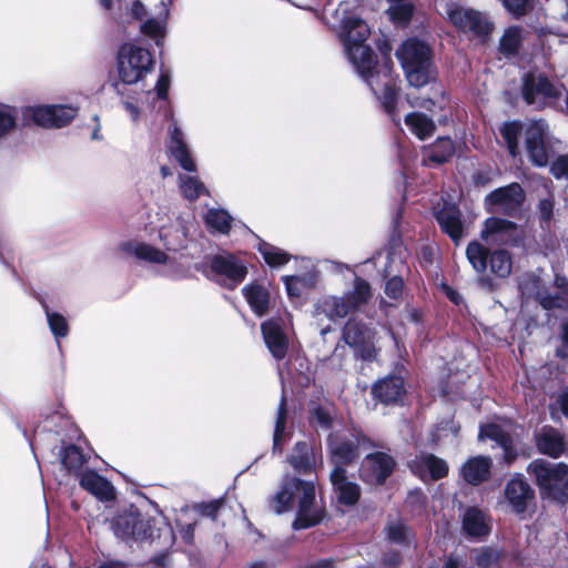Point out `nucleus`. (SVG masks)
<instances>
[{"mask_svg": "<svg viewBox=\"0 0 568 568\" xmlns=\"http://www.w3.org/2000/svg\"><path fill=\"white\" fill-rule=\"evenodd\" d=\"M446 16L458 31L473 37H484L488 34L493 28L491 22L485 13L470 8L448 4Z\"/></svg>", "mask_w": 568, "mask_h": 568, "instance_id": "nucleus-13", "label": "nucleus"}, {"mask_svg": "<svg viewBox=\"0 0 568 568\" xmlns=\"http://www.w3.org/2000/svg\"><path fill=\"white\" fill-rule=\"evenodd\" d=\"M406 79L412 87L420 88L433 78V65L428 45L416 39L406 40L397 50Z\"/></svg>", "mask_w": 568, "mask_h": 568, "instance_id": "nucleus-4", "label": "nucleus"}, {"mask_svg": "<svg viewBox=\"0 0 568 568\" xmlns=\"http://www.w3.org/2000/svg\"><path fill=\"white\" fill-rule=\"evenodd\" d=\"M85 462L84 455L79 447L71 445L63 452L62 464L69 470L80 468Z\"/></svg>", "mask_w": 568, "mask_h": 568, "instance_id": "nucleus-51", "label": "nucleus"}, {"mask_svg": "<svg viewBox=\"0 0 568 568\" xmlns=\"http://www.w3.org/2000/svg\"><path fill=\"white\" fill-rule=\"evenodd\" d=\"M232 220L229 212L222 209H210L204 216L206 226L222 234L229 233Z\"/></svg>", "mask_w": 568, "mask_h": 568, "instance_id": "nucleus-37", "label": "nucleus"}, {"mask_svg": "<svg viewBox=\"0 0 568 568\" xmlns=\"http://www.w3.org/2000/svg\"><path fill=\"white\" fill-rule=\"evenodd\" d=\"M193 229L192 222L178 220L174 225L161 227L159 236L166 251L178 252L186 247Z\"/></svg>", "mask_w": 568, "mask_h": 568, "instance_id": "nucleus-23", "label": "nucleus"}, {"mask_svg": "<svg viewBox=\"0 0 568 568\" xmlns=\"http://www.w3.org/2000/svg\"><path fill=\"white\" fill-rule=\"evenodd\" d=\"M368 438L363 434H334L329 436L328 449L335 467L352 463L362 448H367Z\"/></svg>", "mask_w": 568, "mask_h": 568, "instance_id": "nucleus-14", "label": "nucleus"}, {"mask_svg": "<svg viewBox=\"0 0 568 568\" xmlns=\"http://www.w3.org/2000/svg\"><path fill=\"white\" fill-rule=\"evenodd\" d=\"M436 220L442 230L448 234L455 243H458L464 235L459 210L455 205L445 203L436 213Z\"/></svg>", "mask_w": 568, "mask_h": 568, "instance_id": "nucleus-28", "label": "nucleus"}, {"mask_svg": "<svg viewBox=\"0 0 568 568\" xmlns=\"http://www.w3.org/2000/svg\"><path fill=\"white\" fill-rule=\"evenodd\" d=\"M520 40V29L516 27L508 28L500 39V51L506 55L516 54Z\"/></svg>", "mask_w": 568, "mask_h": 568, "instance_id": "nucleus-46", "label": "nucleus"}, {"mask_svg": "<svg viewBox=\"0 0 568 568\" xmlns=\"http://www.w3.org/2000/svg\"><path fill=\"white\" fill-rule=\"evenodd\" d=\"M111 527L114 535L125 541L142 542L155 538L153 519L142 516L133 506L120 513Z\"/></svg>", "mask_w": 568, "mask_h": 568, "instance_id": "nucleus-8", "label": "nucleus"}, {"mask_svg": "<svg viewBox=\"0 0 568 568\" xmlns=\"http://www.w3.org/2000/svg\"><path fill=\"white\" fill-rule=\"evenodd\" d=\"M262 335L266 347L276 359H283L287 353L288 341L280 324L270 320L261 325Z\"/></svg>", "mask_w": 568, "mask_h": 568, "instance_id": "nucleus-25", "label": "nucleus"}, {"mask_svg": "<svg viewBox=\"0 0 568 568\" xmlns=\"http://www.w3.org/2000/svg\"><path fill=\"white\" fill-rule=\"evenodd\" d=\"M258 252L262 254L265 263L268 264L271 267L283 266L291 258V255L287 254L282 248L265 242L260 244Z\"/></svg>", "mask_w": 568, "mask_h": 568, "instance_id": "nucleus-40", "label": "nucleus"}, {"mask_svg": "<svg viewBox=\"0 0 568 568\" xmlns=\"http://www.w3.org/2000/svg\"><path fill=\"white\" fill-rule=\"evenodd\" d=\"M120 250L138 260L145 261L154 264H168L170 262L169 255L151 244L128 241L120 244Z\"/></svg>", "mask_w": 568, "mask_h": 568, "instance_id": "nucleus-26", "label": "nucleus"}, {"mask_svg": "<svg viewBox=\"0 0 568 568\" xmlns=\"http://www.w3.org/2000/svg\"><path fill=\"white\" fill-rule=\"evenodd\" d=\"M403 280L394 276L386 282L385 294L390 298H398L403 291Z\"/></svg>", "mask_w": 568, "mask_h": 568, "instance_id": "nucleus-57", "label": "nucleus"}, {"mask_svg": "<svg viewBox=\"0 0 568 568\" xmlns=\"http://www.w3.org/2000/svg\"><path fill=\"white\" fill-rule=\"evenodd\" d=\"M288 463L301 474H307L316 467V456L308 442H297L293 447Z\"/></svg>", "mask_w": 568, "mask_h": 568, "instance_id": "nucleus-30", "label": "nucleus"}, {"mask_svg": "<svg viewBox=\"0 0 568 568\" xmlns=\"http://www.w3.org/2000/svg\"><path fill=\"white\" fill-rule=\"evenodd\" d=\"M504 497L514 513L523 514L534 500L535 491L524 477L518 474L506 484Z\"/></svg>", "mask_w": 568, "mask_h": 568, "instance_id": "nucleus-18", "label": "nucleus"}, {"mask_svg": "<svg viewBox=\"0 0 568 568\" xmlns=\"http://www.w3.org/2000/svg\"><path fill=\"white\" fill-rule=\"evenodd\" d=\"M523 201L524 192L518 183L499 187L486 197V202L491 206V210L509 215L514 214L519 209Z\"/></svg>", "mask_w": 568, "mask_h": 568, "instance_id": "nucleus-19", "label": "nucleus"}, {"mask_svg": "<svg viewBox=\"0 0 568 568\" xmlns=\"http://www.w3.org/2000/svg\"><path fill=\"white\" fill-rule=\"evenodd\" d=\"M286 400L284 396H282L281 402L277 408V415L275 420V428L273 434V452L282 453V442L288 436L286 433Z\"/></svg>", "mask_w": 568, "mask_h": 568, "instance_id": "nucleus-38", "label": "nucleus"}, {"mask_svg": "<svg viewBox=\"0 0 568 568\" xmlns=\"http://www.w3.org/2000/svg\"><path fill=\"white\" fill-rule=\"evenodd\" d=\"M375 331L357 318H349L343 327V339L356 355L366 361L376 358Z\"/></svg>", "mask_w": 568, "mask_h": 568, "instance_id": "nucleus-12", "label": "nucleus"}, {"mask_svg": "<svg viewBox=\"0 0 568 568\" xmlns=\"http://www.w3.org/2000/svg\"><path fill=\"white\" fill-rule=\"evenodd\" d=\"M505 8L514 16L525 14L532 4V0H503Z\"/></svg>", "mask_w": 568, "mask_h": 568, "instance_id": "nucleus-54", "label": "nucleus"}, {"mask_svg": "<svg viewBox=\"0 0 568 568\" xmlns=\"http://www.w3.org/2000/svg\"><path fill=\"white\" fill-rule=\"evenodd\" d=\"M547 138L548 125L542 120L531 122L526 129L527 154L536 166H546L549 162Z\"/></svg>", "mask_w": 568, "mask_h": 568, "instance_id": "nucleus-16", "label": "nucleus"}, {"mask_svg": "<svg viewBox=\"0 0 568 568\" xmlns=\"http://www.w3.org/2000/svg\"><path fill=\"white\" fill-rule=\"evenodd\" d=\"M171 79L168 73L162 72L156 81L155 90L160 99H166Z\"/></svg>", "mask_w": 568, "mask_h": 568, "instance_id": "nucleus-60", "label": "nucleus"}, {"mask_svg": "<svg viewBox=\"0 0 568 568\" xmlns=\"http://www.w3.org/2000/svg\"><path fill=\"white\" fill-rule=\"evenodd\" d=\"M80 485L83 489L101 501H109L114 498L112 484L97 471L87 470L81 475Z\"/></svg>", "mask_w": 568, "mask_h": 568, "instance_id": "nucleus-27", "label": "nucleus"}, {"mask_svg": "<svg viewBox=\"0 0 568 568\" xmlns=\"http://www.w3.org/2000/svg\"><path fill=\"white\" fill-rule=\"evenodd\" d=\"M407 101L412 108H424L429 110L432 106H434V102L432 99L428 98H416L412 97L410 94L407 95Z\"/></svg>", "mask_w": 568, "mask_h": 568, "instance_id": "nucleus-62", "label": "nucleus"}, {"mask_svg": "<svg viewBox=\"0 0 568 568\" xmlns=\"http://www.w3.org/2000/svg\"><path fill=\"white\" fill-rule=\"evenodd\" d=\"M372 297L371 286L363 278L355 277L354 287L343 296L329 295L322 298L315 308L317 315L335 321L358 311L366 305Z\"/></svg>", "mask_w": 568, "mask_h": 568, "instance_id": "nucleus-6", "label": "nucleus"}, {"mask_svg": "<svg viewBox=\"0 0 568 568\" xmlns=\"http://www.w3.org/2000/svg\"><path fill=\"white\" fill-rule=\"evenodd\" d=\"M179 181L183 196L190 201H195L204 192V185L196 176L180 175Z\"/></svg>", "mask_w": 568, "mask_h": 568, "instance_id": "nucleus-44", "label": "nucleus"}, {"mask_svg": "<svg viewBox=\"0 0 568 568\" xmlns=\"http://www.w3.org/2000/svg\"><path fill=\"white\" fill-rule=\"evenodd\" d=\"M121 97H122V105L124 108V110L128 112V114L130 115L131 120L136 122L140 118V109L139 106L136 105V103L129 97H125L123 93H121L120 91H118Z\"/></svg>", "mask_w": 568, "mask_h": 568, "instance_id": "nucleus-59", "label": "nucleus"}, {"mask_svg": "<svg viewBox=\"0 0 568 568\" xmlns=\"http://www.w3.org/2000/svg\"><path fill=\"white\" fill-rule=\"evenodd\" d=\"M276 514L296 510L293 521L295 530L317 525L323 518V509L316 501L315 486L312 481L287 477L270 501Z\"/></svg>", "mask_w": 568, "mask_h": 568, "instance_id": "nucleus-2", "label": "nucleus"}, {"mask_svg": "<svg viewBox=\"0 0 568 568\" xmlns=\"http://www.w3.org/2000/svg\"><path fill=\"white\" fill-rule=\"evenodd\" d=\"M489 438L499 446H506L510 436L497 424H487L480 427L479 439Z\"/></svg>", "mask_w": 568, "mask_h": 568, "instance_id": "nucleus-49", "label": "nucleus"}, {"mask_svg": "<svg viewBox=\"0 0 568 568\" xmlns=\"http://www.w3.org/2000/svg\"><path fill=\"white\" fill-rule=\"evenodd\" d=\"M554 202L551 199H544L539 202V212L542 220L548 221L552 215Z\"/></svg>", "mask_w": 568, "mask_h": 568, "instance_id": "nucleus-63", "label": "nucleus"}, {"mask_svg": "<svg viewBox=\"0 0 568 568\" xmlns=\"http://www.w3.org/2000/svg\"><path fill=\"white\" fill-rule=\"evenodd\" d=\"M242 292L252 311L256 315L263 316L268 307V291L260 284H250L244 286Z\"/></svg>", "mask_w": 568, "mask_h": 568, "instance_id": "nucleus-34", "label": "nucleus"}, {"mask_svg": "<svg viewBox=\"0 0 568 568\" xmlns=\"http://www.w3.org/2000/svg\"><path fill=\"white\" fill-rule=\"evenodd\" d=\"M79 109L72 104L29 105L22 109L26 122H32L45 129L62 128L78 114Z\"/></svg>", "mask_w": 568, "mask_h": 568, "instance_id": "nucleus-9", "label": "nucleus"}, {"mask_svg": "<svg viewBox=\"0 0 568 568\" xmlns=\"http://www.w3.org/2000/svg\"><path fill=\"white\" fill-rule=\"evenodd\" d=\"M287 294L292 297H300L304 288H308L313 285V282L306 277L291 275L283 277Z\"/></svg>", "mask_w": 568, "mask_h": 568, "instance_id": "nucleus-52", "label": "nucleus"}, {"mask_svg": "<svg viewBox=\"0 0 568 568\" xmlns=\"http://www.w3.org/2000/svg\"><path fill=\"white\" fill-rule=\"evenodd\" d=\"M394 459L385 453L368 454L362 462L361 476L368 484H383L392 474Z\"/></svg>", "mask_w": 568, "mask_h": 568, "instance_id": "nucleus-17", "label": "nucleus"}, {"mask_svg": "<svg viewBox=\"0 0 568 568\" xmlns=\"http://www.w3.org/2000/svg\"><path fill=\"white\" fill-rule=\"evenodd\" d=\"M521 132L519 122H505L500 128V133L506 141L507 149L513 158L518 154V136Z\"/></svg>", "mask_w": 568, "mask_h": 568, "instance_id": "nucleus-41", "label": "nucleus"}, {"mask_svg": "<svg viewBox=\"0 0 568 568\" xmlns=\"http://www.w3.org/2000/svg\"><path fill=\"white\" fill-rule=\"evenodd\" d=\"M408 467L413 474L418 476L422 480L426 481L437 480L448 474L447 463L428 453H422L408 462Z\"/></svg>", "mask_w": 568, "mask_h": 568, "instance_id": "nucleus-20", "label": "nucleus"}, {"mask_svg": "<svg viewBox=\"0 0 568 568\" xmlns=\"http://www.w3.org/2000/svg\"><path fill=\"white\" fill-rule=\"evenodd\" d=\"M172 0H132L129 12L141 21V32L162 45L166 34V24Z\"/></svg>", "mask_w": 568, "mask_h": 568, "instance_id": "nucleus-5", "label": "nucleus"}, {"mask_svg": "<svg viewBox=\"0 0 568 568\" xmlns=\"http://www.w3.org/2000/svg\"><path fill=\"white\" fill-rule=\"evenodd\" d=\"M463 529L468 537H484L490 531V518L478 508H469L463 518Z\"/></svg>", "mask_w": 568, "mask_h": 568, "instance_id": "nucleus-31", "label": "nucleus"}, {"mask_svg": "<svg viewBox=\"0 0 568 568\" xmlns=\"http://www.w3.org/2000/svg\"><path fill=\"white\" fill-rule=\"evenodd\" d=\"M154 68L152 53L135 43H123L116 54V73L124 84L143 81Z\"/></svg>", "mask_w": 568, "mask_h": 568, "instance_id": "nucleus-7", "label": "nucleus"}, {"mask_svg": "<svg viewBox=\"0 0 568 568\" xmlns=\"http://www.w3.org/2000/svg\"><path fill=\"white\" fill-rule=\"evenodd\" d=\"M527 471L535 477L541 494L559 499L562 493V483L568 475V466L564 463H550L545 459H535Z\"/></svg>", "mask_w": 568, "mask_h": 568, "instance_id": "nucleus-10", "label": "nucleus"}, {"mask_svg": "<svg viewBox=\"0 0 568 568\" xmlns=\"http://www.w3.org/2000/svg\"><path fill=\"white\" fill-rule=\"evenodd\" d=\"M549 413L555 422L560 420L561 415L568 418V387L554 396L552 402L549 404Z\"/></svg>", "mask_w": 568, "mask_h": 568, "instance_id": "nucleus-47", "label": "nucleus"}, {"mask_svg": "<svg viewBox=\"0 0 568 568\" xmlns=\"http://www.w3.org/2000/svg\"><path fill=\"white\" fill-rule=\"evenodd\" d=\"M466 256L474 271L479 275L480 286L486 290L494 291L496 288L494 277L505 280L511 274L513 260L506 250L490 251L481 243L473 241L467 245Z\"/></svg>", "mask_w": 568, "mask_h": 568, "instance_id": "nucleus-3", "label": "nucleus"}, {"mask_svg": "<svg viewBox=\"0 0 568 568\" xmlns=\"http://www.w3.org/2000/svg\"><path fill=\"white\" fill-rule=\"evenodd\" d=\"M405 123L419 140L433 135L436 124L434 120L422 112H412L405 116Z\"/></svg>", "mask_w": 568, "mask_h": 568, "instance_id": "nucleus-35", "label": "nucleus"}, {"mask_svg": "<svg viewBox=\"0 0 568 568\" xmlns=\"http://www.w3.org/2000/svg\"><path fill=\"white\" fill-rule=\"evenodd\" d=\"M221 506V501L213 500L211 503L201 504L197 506L199 511L206 517L214 518Z\"/></svg>", "mask_w": 568, "mask_h": 568, "instance_id": "nucleus-61", "label": "nucleus"}, {"mask_svg": "<svg viewBox=\"0 0 568 568\" xmlns=\"http://www.w3.org/2000/svg\"><path fill=\"white\" fill-rule=\"evenodd\" d=\"M44 313L49 328L53 336L58 339L65 337L69 334V324L64 316L57 312H52L49 307L44 306Z\"/></svg>", "mask_w": 568, "mask_h": 568, "instance_id": "nucleus-43", "label": "nucleus"}, {"mask_svg": "<svg viewBox=\"0 0 568 568\" xmlns=\"http://www.w3.org/2000/svg\"><path fill=\"white\" fill-rule=\"evenodd\" d=\"M550 172L556 179L568 176V154L558 156L550 164Z\"/></svg>", "mask_w": 568, "mask_h": 568, "instance_id": "nucleus-55", "label": "nucleus"}, {"mask_svg": "<svg viewBox=\"0 0 568 568\" xmlns=\"http://www.w3.org/2000/svg\"><path fill=\"white\" fill-rule=\"evenodd\" d=\"M176 524L179 527V532H180L181 538L186 544H191L193 541L194 526H195L196 521L193 519V520H187V521L183 523V519L181 517L176 520Z\"/></svg>", "mask_w": 568, "mask_h": 568, "instance_id": "nucleus-56", "label": "nucleus"}, {"mask_svg": "<svg viewBox=\"0 0 568 568\" xmlns=\"http://www.w3.org/2000/svg\"><path fill=\"white\" fill-rule=\"evenodd\" d=\"M516 234L517 226L515 223L498 217H490L486 220L480 236L488 244L507 245L515 240Z\"/></svg>", "mask_w": 568, "mask_h": 568, "instance_id": "nucleus-21", "label": "nucleus"}, {"mask_svg": "<svg viewBox=\"0 0 568 568\" xmlns=\"http://www.w3.org/2000/svg\"><path fill=\"white\" fill-rule=\"evenodd\" d=\"M490 466L491 459L489 457H471L463 465L462 476L467 483L478 485L489 477Z\"/></svg>", "mask_w": 568, "mask_h": 568, "instance_id": "nucleus-33", "label": "nucleus"}, {"mask_svg": "<svg viewBox=\"0 0 568 568\" xmlns=\"http://www.w3.org/2000/svg\"><path fill=\"white\" fill-rule=\"evenodd\" d=\"M311 423L324 429H327L332 423V416L323 407H315L311 413Z\"/></svg>", "mask_w": 568, "mask_h": 568, "instance_id": "nucleus-53", "label": "nucleus"}, {"mask_svg": "<svg viewBox=\"0 0 568 568\" xmlns=\"http://www.w3.org/2000/svg\"><path fill=\"white\" fill-rule=\"evenodd\" d=\"M500 551L494 547L483 546L470 550V559L478 568H493L500 558Z\"/></svg>", "mask_w": 568, "mask_h": 568, "instance_id": "nucleus-39", "label": "nucleus"}, {"mask_svg": "<svg viewBox=\"0 0 568 568\" xmlns=\"http://www.w3.org/2000/svg\"><path fill=\"white\" fill-rule=\"evenodd\" d=\"M329 478L338 494L339 501L353 505L358 500L359 488L356 484L347 479L343 467H334Z\"/></svg>", "mask_w": 568, "mask_h": 568, "instance_id": "nucleus-32", "label": "nucleus"}, {"mask_svg": "<svg viewBox=\"0 0 568 568\" xmlns=\"http://www.w3.org/2000/svg\"><path fill=\"white\" fill-rule=\"evenodd\" d=\"M17 124L14 108L0 104V139L8 135Z\"/></svg>", "mask_w": 568, "mask_h": 568, "instance_id": "nucleus-50", "label": "nucleus"}, {"mask_svg": "<svg viewBox=\"0 0 568 568\" xmlns=\"http://www.w3.org/2000/svg\"><path fill=\"white\" fill-rule=\"evenodd\" d=\"M210 270L213 280L227 288H234L247 273L246 265L231 254L215 255L211 261Z\"/></svg>", "mask_w": 568, "mask_h": 568, "instance_id": "nucleus-15", "label": "nucleus"}, {"mask_svg": "<svg viewBox=\"0 0 568 568\" xmlns=\"http://www.w3.org/2000/svg\"><path fill=\"white\" fill-rule=\"evenodd\" d=\"M168 149L171 155L179 162L182 169L195 172L196 165L191 156L189 145L184 141V134L175 121L169 126Z\"/></svg>", "mask_w": 568, "mask_h": 568, "instance_id": "nucleus-22", "label": "nucleus"}, {"mask_svg": "<svg viewBox=\"0 0 568 568\" xmlns=\"http://www.w3.org/2000/svg\"><path fill=\"white\" fill-rule=\"evenodd\" d=\"M373 394L383 403H396L405 394L404 379L400 376H387L374 384Z\"/></svg>", "mask_w": 568, "mask_h": 568, "instance_id": "nucleus-29", "label": "nucleus"}, {"mask_svg": "<svg viewBox=\"0 0 568 568\" xmlns=\"http://www.w3.org/2000/svg\"><path fill=\"white\" fill-rule=\"evenodd\" d=\"M371 33L367 23L358 17L342 19L339 38L349 62L381 101L385 112L396 121L397 88L392 77V61L376 65L373 50L365 43Z\"/></svg>", "mask_w": 568, "mask_h": 568, "instance_id": "nucleus-1", "label": "nucleus"}, {"mask_svg": "<svg viewBox=\"0 0 568 568\" xmlns=\"http://www.w3.org/2000/svg\"><path fill=\"white\" fill-rule=\"evenodd\" d=\"M387 539L390 542L399 544V545H408L410 541L412 534L405 524L402 521H396L389 524L386 529Z\"/></svg>", "mask_w": 568, "mask_h": 568, "instance_id": "nucleus-48", "label": "nucleus"}, {"mask_svg": "<svg viewBox=\"0 0 568 568\" xmlns=\"http://www.w3.org/2000/svg\"><path fill=\"white\" fill-rule=\"evenodd\" d=\"M413 6L403 0L400 2H393L387 12L392 21L398 24H407L413 16Z\"/></svg>", "mask_w": 568, "mask_h": 568, "instance_id": "nucleus-45", "label": "nucleus"}, {"mask_svg": "<svg viewBox=\"0 0 568 568\" xmlns=\"http://www.w3.org/2000/svg\"><path fill=\"white\" fill-rule=\"evenodd\" d=\"M537 450L552 458L559 457L565 450L564 436L551 426H544L535 433Z\"/></svg>", "mask_w": 568, "mask_h": 568, "instance_id": "nucleus-24", "label": "nucleus"}, {"mask_svg": "<svg viewBox=\"0 0 568 568\" xmlns=\"http://www.w3.org/2000/svg\"><path fill=\"white\" fill-rule=\"evenodd\" d=\"M536 300L539 302L542 308H568V293L560 292L559 294H548L544 291L538 290L535 293Z\"/></svg>", "mask_w": 568, "mask_h": 568, "instance_id": "nucleus-42", "label": "nucleus"}, {"mask_svg": "<svg viewBox=\"0 0 568 568\" xmlns=\"http://www.w3.org/2000/svg\"><path fill=\"white\" fill-rule=\"evenodd\" d=\"M521 92L527 104L542 109L560 98L562 87L554 84L542 74L527 73L523 78Z\"/></svg>", "mask_w": 568, "mask_h": 568, "instance_id": "nucleus-11", "label": "nucleus"}, {"mask_svg": "<svg viewBox=\"0 0 568 568\" xmlns=\"http://www.w3.org/2000/svg\"><path fill=\"white\" fill-rule=\"evenodd\" d=\"M381 560L384 568H396L402 562V554L390 549L383 554Z\"/></svg>", "mask_w": 568, "mask_h": 568, "instance_id": "nucleus-58", "label": "nucleus"}, {"mask_svg": "<svg viewBox=\"0 0 568 568\" xmlns=\"http://www.w3.org/2000/svg\"><path fill=\"white\" fill-rule=\"evenodd\" d=\"M504 450V460L506 464H511L516 458V453L513 449V440H508V444L506 446H500Z\"/></svg>", "mask_w": 568, "mask_h": 568, "instance_id": "nucleus-64", "label": "nucleus"}, {"mask_svg": "<svg viewBox=\"0 0 568 568\" xmlns=\"http://www.w3.org/2000/svg\"><path fill=\"white\" fill-rule=\"evenodd\" d=\"M454 152V143L449 138H438L434 144L425 149L424 161L440 164L446 162Z\"/></svg>", "mask_w": 568, "mask_h": 568, "instance_id": "nucleus-36", "label": "nucleus"}]
</instances>
